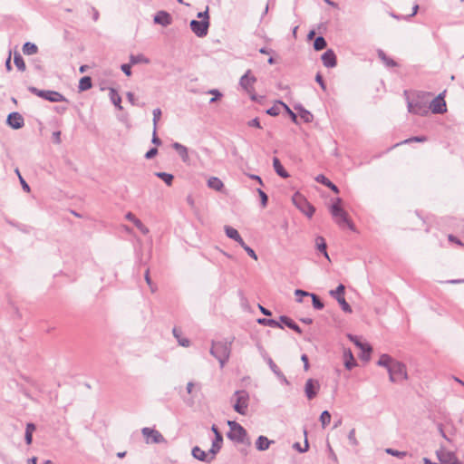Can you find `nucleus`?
Returning a JSON list of instances; mask_svg holds the SVG:
<instances>
[{"mask_svg": "<svg viewBox=\"0 0 464 464\" xmlns=\"http://www.w3.org/2000/svg\"><path fill=\"white\" fill-rule=\"evenodd\" d=\"M234 337L231 340L225 339L221 341H212L210 354L215 357L220 364V368H223L228 362L231 354V345L234 342Z\"/></svg>", "mask_w": 464, "mask_h": 464, "instance_id": "obj_1", "label": "nucleus"}, {"mask_svg": "<svg viewBox=\"0 0 464 464\" xmlns=\"http://www.w3.org/2000/svg\"><path fill=\"white\" fill-rule=\"evenodd\" d=\"M342 204V198H337L335 199V202L333 203L330 207V212L334 218L336 224L341 227H344L347 226L351 230H354V225L353 222L348 218V215L345 212V210L341 207Z\"/></svg>", "mask_w": 464, "mask_h": 464, "instance_id": "obj_2", "label": "nucleus"}, {"mask_svg": "<svg viewBox=\"0 0 464 464\" xmlns=\"http://www.w3.org/2000/svg\"><path fill=\"white\" fill-rule=\"evenodd\" d=\"M227 423L230 428V431L227 433V438L229 440L247 446L251 445L247 432L242 425L235 420H229Z\"/></svg>", "mask_w": 464, "mask_h": 464, "instance_id": "obj_3", "label": "nucleus"}, {"mask_svg": "<svg viewBox=\"0 0 464 464\" xmlns=\"http://www.w3.org/2000/svg\"><path fill=\"white\" fill-rule=\"evenodd\" d=\"M249 393L246 390L236 391L232 401H235L233 409L236 412L246 415L249 404Z\"/></svg>", "mask_w": 464, "mask_h": 464, "instance_id": "obj_4", "label": "nucleus"}, {"mask_svg": "<svg viewBox=\"0 0 464 464\" xmlns=\"http://www.w3.org/2000/svg\"><path fill=\"white\" fill-rule=\"evenodd\" d=\"M28 91L46 101H49L51 102H68L69 101L59 92L56 91H51V90H39L36 87L29 86Z\"/></svg>", "mask_w": 464, "mask_h": 464, "instance_id": "obj_5", "label": "nucleus"}, {"mask_svg": "<svg viewBox=\"0 0 464 464\" xmlns=\"http://www.w3.org/2000/svg\"><path fill=\"white\" fill-rule=\"evenodd\" d=\"M389 379L392 382H397L408 379V373L404 363L395 361L388 369Z\"/></svg>", "mask_w": 464, "mask_h": 464, "instance_id": "obj_6", "label": "nucleus"}, {"mask_svg": "<svg viewBox=\"0 0 464 464\" xmlns=\"http://www.w3.org/2000/svg\"><path fill=\"white\" fill-rule=\"evenodd\" d=\"M293 203L295 206L303 212L308 218H312L314 215L315 208L314 207L307 201V199L301 195L300 193H295L293 196Z\"/></svg>", "mask_w": 464, "mask_h": 464, "instance_id": "obj_7", "label": "nucleus"}, {"mask_svg": "<svg viewBox=\"0 0 464 464\" xmlns=\"http://www.w3.org/2000/svg\"><path fill=\"white\" fill-rule=\"evenodd\" d=\"M344 294L345 286L343 284H340L335 289L330 290L329 292V295L338 302L343 312L352 313V307L346 302L344 298Z\"/></svg>", "mask_w": 464, "mask_h": 464, "instance_id": "obj_8", "label": "nucleus"}, {"mask_svg": "<svg viewBox=\"0 0 464 464\" xmlns=\"http://www.w3.org/2000/svg\"><path fill=\"white\" fill-rule=\"evenodd\" d=\"M349 340L353 342L362 352L361 353V359L362 361H369L371 358V353L372 352V346L367 343H362L360 338L356 335H353L349 334L347 335Z\"/></svg>", "mask_w": 464, "mask_h": 464, "instance_id": "obj_9", "label": "nucleus"}, {"mask_svg": "<svg viewBox=\"0 0 464 464\" xmlns=\"http://www.w3.org/2000/svg\"><path fill=\"white\" fill-rule=\"evenodd\" d=\"M210 23L208 20H191L189 23V26L191 31L198 36V37H205L208 33Z\"/></svg>", "mask_w": 464, "mask_h": 464, "instance_id": "obj_10", "label": "nucleus"}, {"mask_svg": "<svg viewBox=\"0 0 464 464\" xmlns=\"http://www.w3.org/2000/svg\"><path fill=\"white\" fill-rule=\"evenodd\" d=\"M141 433L146 439L147 443H163L166 441L163 435L157 430L145 427L141 430Z\"/></svg>", "mask_w": 464, "mask_h": 464, "instance_id": "obj_11", "label": "nucleus"}, {"mask_svg": "<svg viewBox=\"0 0 464 464\" xmlns=\"http://www.w3.org/2000/svg\"><path fill=\"white\" fill-rule=\"evenodd\" d=\"M429 111H430L434 114H442L447 111L446 102L443 97V93H440L435 97L430 106H428Z\"/></svg>", "mask_w": 464, "mask_h": 464, "instance_id": "obj_12", "label": "nucleus"}, {"mask_svg": "<svg viewBox=\"0 0 464 464\" xmlns=\"http://www.w3.org/2000/svg\"><path fill=\"white\" fill-rule=\"evenodd\" d=\"M408 111L411 113L420 116H426L429 114V108L427 104L419 100L408 102Z\"/></svg>", "mask_w": 464, "mask_h": 464, "instance_id": "obj_13", "label": "nucleus"}, {"mask_svg": "<svg viewBox=\"0 0 464 464\" xmlns=\"http://www.w3.org/2000/svg\"><path fill=\"white\" fill-rule=\"evenodd\" d=\"M320 383L315 379H308L304 385V393L308 400H313L318 394Z\"/></svg>", "mask_w": 464, "mask_h": 464, "instance_id": "obj_14", "label": "nucleus"}, {"mask_svg": "<svg viewBox=\"0 0 464 464\" xmlns=\"http://www.w3.org/2000/svg\"><path fill=\"white\" fill-rule=\"evenodd\" d=\"M436 455L441 464H462L452 451L437 450Z\"/></svg>", "mask_w": 464, "mask_h": 464, "instance_id": "obj_15", "label": "nucleus"}, {"mask_svg": "<svg viewBox=\"0 0 464 464\" xmlns=\"http://www.w3.org/2000/svg\"><path fill=\"white\" fill-rule=\"evenodd\" d=\"M6 124L14 130H19L24 125V117L17 111L8 114Z\"/></svg>", "mask_w": 464, "mask_h": 464, "instance_id": "obj_16", "label": "nucleus"}, {"mask_svg": "<svg viewBox=\"0 0 464 464\" xmlns=\"http://www.w3.org/2000/svg\"><path fill=\"white\" fill-rule=\"evenodd\" d=\"M153 21L157 24H160L164 27L169 26L172 23V16L167 11H158L154 15Z\"/></svg>", "mask_w": 464, "mask_h": 464, "instance_id": "obj_17", "label": "nucleus"}, {"mask_svg": "<svg viewBox=\"0 0 464 464\" xmlns=\"http://www.w3.org/2000/svg\"><path fill=\"white\" fill-rule=\"evenodd\" d=\"M250 70H248L241 78L239 84L247 92L251 93L254 91L253 84L256 82L255 76H250Z\"/></svg>", "mask_w": 464, "mask_h": 464, "instance_id": "obj_18", "label": "nucleus"}, {"mask_svg": "<svg viewBox=\"0 0 464 464\" xmlns=\"http://www.w3.org/2000/svg\"><path fill=\"white\" fill-rule=\"evenodd\" d=\"M323 64L326 68H334L337 64V58L334 52L332 49L326 50L321 56Z\"/></svg>", "mask_w": 464, "mask_h": 464, "instance_id": "obj_19", "label": "nucleus"}, {"mask_svg": "<svg viewBox=\"0 0 464 464\" xmlns=\"http://www.w3.org/2000/svg\"><path fill=\"white\" fill-rule=\"evenodd\" d=\"M191 455L193 458L204 461L207 463H211L213 461V456H210L209 453L202 450L198 446H195L192 448Z\"/></svg>", "mask_w": 464, "mask_h": 464, "instance_id": "obj_20", "label": "nucleus"}, {"mask_svg": "<svg viewBox=\"0 0 464 464\" xmlns=\"http://www.w3.org/2000/svg\"><path fill=\"white\" fill-rule=\"evenodd\" d=\"M270 370L274 372V374L278 378V380L285 384V385H289L290 382H288V380L286 379V377L285 376V374L280 371V369L277 367V365L274 362V361L272 359H268V362H267Z\"/></svg>", "mask_w": 464, "mask_h": 464, "instance_id": "obj_21", "label": "nucleus"}, {"mask_svg": "<svg viewBox=\"0 0 464 464\" xmlns=\"http://www.w3.org/2000/svg\"><path fill=\"white\" fill-rule=\"evenodd\" d=\"M343 359L344 366L347 370H352L357 365L356 360L354 359L353 354L349 348L343 349Z\"/></svg>", "mask_w": 464, "mask_h": 464, "instance_id": "obj_22", "label": "nucleus"}, {"mask_svg": "<svg viewBox=\"0 0 464 464\" xmlns=\"http://www.w3.org/2000/svg\"><path fill=\"white\" fill-rule=\"evenodd\" d=\"M172 148L178 152L179 157L181 158L182 161L184 163H188L189 157H188V148L181 143L174 142L172 144Z\"/></svg>", "mask_w": 464, "mask_h": 464, "instance_id": "obj_23", "label": "nucleus"}, {"mask_svg": "<svg viewBox=\"0 0 464 464\" xmlns=\"http://www.w3.org/2000/svg\"><path fill=\"white\" fill-rule=\"evenodd\" d=\"M279 320H280V324H283L284 325L292 329L293 331H295L297 334H302V329L299 327V325L294 320H292L290 317H288L287 315H281L279 317Z\"/></svg>", "mask_w": 464, "mask_h": 464, "instance_id": "obj_24", "label": "nucleus"}, {"mask_svg": "<svg viewBox=\"0 0 464 464\" xmlns=\"http://www.w3.org/2000/svg\"><path fill=\"white\" fill-rule=\"evenodd\" d=\"M225 232H226V235H227V237H229L230 239L235 240L240 246H243L244 240H243V238L241 237L240 234L238 233V231L236 228L230 227V226H225Z\"/></svg>", "mask_w": 464, "mask_h": 464, "instance_id": "obj_25", "label": "nucleus"}, {"mask_svg": "<svg viewBox=\"0 0 464 464\" xmlns=\"http://www.w3.org/2000/svg\"><path fill=\"white\" fill-rule=\"evenodd\" d=\"M223 443V436L222 435H217V438H215L212 441L211 448L208 451L210 456H213V460L215 459L216 455L219 452V450L222 448Z\"/></svg>", "mask_w": 464, "mask_h": 464, "instance_id": "obj_26", "label": "nucleus"}, {"mask_svg": "<svg viewBox=\"0 0 464 464\" xmlns=\"http://www.w3.org/2000/svg\"><path fill=\"white\" fill-rule=\"evenodd\" d=\"M315 180L318 183H321V184L324 185L325 187L329 188L332 191H334L336 194H338L340 192L338 187L323 174H319L318 176H316Z\"/></svg>", "mask_w": 464, "mask_h": 464, "instance_id": "obj_27", "label": "nucleus"}, {"mask_svg": "<svg viewBox=\"0 0 464 464\" xmlns=\"http://www.w3.org/2000/svg\"><path fill=\"white\" fill-rule=\"evenodd\" d=\"M273 440H268L266 436L260 435L256 440V448L260 451L268 450Z\"/></svg>", "mask_w": 464, "mask_h": 464, "instance_id": "obj_28", "label": "nucleus"}, {"mask_svg": "<svg viewBox=\"0 0 464 464\" xmlns=\"http://www.w3.org/2000/svg\"><path fill=\"white\" fill-rule=\"evenodd\" d=\"M273 167L276 171V173L280 176L283 179H286L289 177L288 172L285 169L283 165L281 164V161L278 158L275 157L273 159Z\"/></svg>", "mask_w": 464, "mask_h": 464, "instance_id": "obj_29", "label": "nucleus"}, {"mask_svg": "<svg viewBox=\"0 0 464 464\" xmlns=\"http://www.w3.org/2000/svg\"><path fill=\"white\" fill-rule=\"evenodd\" d=\"M395 361L396 360H394L389 354L383 353L381 355L380 359L378 360L377 365L384 367L388 370V369H391L392 364H393V362Z\"/></svg>", "mask_w": 464, "mask_h": 464, "instance_id": "obj_30", "label": "nucleus"}, {"mask_svg": "<svg viewBox=\"0 0 464 464\" xmlns=\"http://www.w3.org/2000/svg\"><path fill=\"white\" fill-rule=\"evenodd\" d=\"M316 248L317 250L322 253L324 257H326L328 260H330V257L327 253V245L323 237H317L315 239Z\"/></svg>", "mask_w": 464, "mask_h": 464, "instance_id": "obj_31", "label": "nucleus"}, {"mask_svg": "<svg viewBox=\"0 0 464 464\" xmlns=\"http://www.w3.org/2000/svg\"><path fill=\"white\" fill-rule=\"evenodd\" d=\"M36 430V426L33 422H29L26 424L24 440L27 445L32 444L33 441V433Z\"/></svg>", "mask_w": 464, "mask_h": 464, "instance_id": "obj_32", "label": "nucleus"}, {"mask_svg": "<svg viewBox=\"0 0 464 464\" xmlns=\"http://www.w3.org/2000/svg\"><path fill=\"white\" fill-rule=\"evenodd\" d=\"M208 188H210L216 191H221L222 188H224L223 182L221 181L220 179H218L217 177L209 178L208 180Z\"/></svg>", "mask_w": 464, "mask_h": 464, "instance_id": "obj_33", "label": "nucleus"}, {"mask_svg": "<svg viewBox=\"0 0 464 464\" xmlns=\"http://www.w3.org/2000/svg\"><path fill=\"white\" fill-rule=\"evenodd\" d=\"M92 78L90 76H83L80 79L79 85H78L80 92L88 91L92 88Z\"/></svg>", "mask_w": 464, "mask_h": 464, "instance_id": "obj_34", "label": "nucleus"}, {"mask_svg": "<svg viewBox=\"0 0 464 464\" xmlns=\"http://www.w3.org/2000/svg\"><path fill=\"white\" fill-rule=\"evenodd\" d=\"M257 323L262 325L270 326L273 328H283L280 324V320L276 321V319H268V318H259L257 319Z\"/></svg>", "mask_w": 464, "mask_h": 464, "instance_id": "obj_35", "label": "nucleus"}, {"mask_svg": "<svg viewBox=\"0 0 464 464\" xmlns=\"http://www.w3.org/2000/svg\"><path fill=\"white\" fill-rule=\"evenodd\" d=\"M109 95H110V99H111V102L119 109V110H121L122 107L121 105V96L119 95L118 92L114 89V88H111L110 89V92H109Z\"/></svg>", "mask_w": 464, "mask_h": 464, "instance_id": "obj_36", "label": "nucleus"}, {"mask_svg": "<svg viewBox=\"0 0 464 464\" xmlns=\"http://www.w3.org/2000/svg\"><path fill=\"white\" fill-rule=\"evenodd\" d=\"M14 63L19 71H21V72L25 71V69H26L25 63L24 61V58L18 52L14 53Z\"/></svg>", "mask_w": 464, "mask_h": 464, "instance_id": "obj_37", "label": "nucleus"}, {"mask_svg": "<svg viewBox=\"0 0 464 464\" xmlns=\"http://www.w3.org/2000/svg\"><path fill=\"white\" fill-rule=\"evenodd\" d=\"M23 53L25 55H33L35 54L38 52V47L35 44L31 42H26L23 45Z\"/></svg>", "mask_w": 464, "mask_h": 464, "instance_id": "obj_38", "label": "nucleus"}, {"mask_svg": "<svg viewBox=\"0 0 464 464\" xmlns=\"http://www.w3.org/2000/svg\"><path fill=\"white\" fill-rule=\"evenodd\" d=\"M313 46L315 51H322L326 48L327 42L324 36L319 35L314 38Z\"/></svg>", "mask_w": 464, "mask_h": 464, "instance_id": "obj_39", "label": "nucleus"}, {"mask_svg": "<svg viewBox=\"0 0 464 464\" xmlns=\"http://www.w3.org/2000/svg\"><path fill=\"white\" fill-rule=\"evenodd\" d=\"M130 64H138V63H150V59L145 57L143 54H130Z\"/></svg>", "mask_w": 464, "mask_h": 464, "instance_id": "obj_40", "label": "nucleus"}, {"mask_svg": "<svg viewBox=\"0 0 464 464\" xmlns=\"http://www.w3.org/2000/svg\"><path fill=\"white\" fill-rule=\"evenodd\" d=\"M378 56L388 67L397 66V63L393 59L388 57L382 50L378 51Z\"/></svg>", "mask_w": 464, "mask_h": 464, "instance_id": "obj_41", "label": "nucleus"}, {"mask_svg": "<svg viewBox=\"0 0 464 464\" xmlns=\"http://www.w3.org/2000/svg\"><path fill=\"white\" fill-rule=\"evenodd\" d=\"M155 176L164 181L168 186H171L174 180V176L167 172H156Z\"/></svg>", "mask_w": 464, "mask_h": 464, "instance_id": "obj_42", "label": "nucleus"}, {"mask_svg": "<svg viewBox=\"0 0 464 464\" xmlns=\"http://www.w3.org/2000/svg\"><path fill=\"white\" fill-rule=\"evenodd\" d=\"M173 335L177 338L179 344L182 347H188L190 344V341L188 338H182L180 336V332L175 327L172 330Z\"/></svg>", "mask_w": 464, "mask_h": 464, "instance_id": "obj_43", "label": "nucleus"}, {"mask_svg": "<svg viewBox=\"0 0 464 464\" xmlns=\"http://www.w3.org/2000/svg\"><path fill=\"white\" fill-rule=\"evenodd\" d=\"M304 436H305L304 447H302L299 442H295L294 445H293V448L295 450H296L300 453H304V452H306L309 450V443H308V440H307V438H306V430H304Z\"/></svg>", "mask_w": 464, "mask_h": 464, "instance_id": "obj_44", "label": "nucleus"}, {"mask_svg": "<svg viewBox=\"0 0 464 464\" xmlns=\"http://www.w3.org/2000/svg\"><path fill=\"white\" fill-rule=\"evenodd\" d=\"M312 304L314 309L322 310L324 307V302L315 294H311Z\"/></svg>", "mask_w": 464, "mask_h": 464, "instance_id": "obj_45", "label": "nucleus"}, {"mask_svg": "<svg viewBox=\"0 0 464 464\" xmlns=\"http://www.w3.org/2000/svg\"><path fill=\"white\" fill-rule=\"evenodd\" d=\"M277 102H278V104H280L281 106L284 107V109L286 111V113L290 116L291 121L294 123H298V121H297V115L285 102H283L281 101H278Z\"/></svg>", "mask_w": 464, "mask_h": 464, "instance_id": "obj_46", "label": "nucleus"}, {"mask_svg": "<svg viewBox=\"0 0 464 464\" xmlns=\"http://www.w3.org/2000/svg\"><path fill=\"white\" fill-rule=\"evenodd\" d=\"M320 421L323 428H325L331 421V413L328 411H324L320 415Z\"/></svg>", "mask_w": 464, "mask_h": 464, "instance_id": "obj_47", "label": "nucleus"}, {"mask_svg": "<svg viewBox=\"0 0 464 464\" xmlns=\"http://www.w3.org/2000/svg\"><path fill=\"white\" fill-rule=\"evenodd\" d=\"M300 118L306 123L312 122L314 120L313 114L306 109L303 110L300 114Z\"/></svg>", "mask_w": 464, "mask_h": 464, "instance_id": "obj_48", "label": "nucleus"}, {"mask_svg": "<svg viewBox=\"0 0 464 464\" xmlns=\"http://www.w3.org/2000/svg\"><path fill=\"white\" fill-rule=\"evenodd\" d=\"M327 449H328V459L331 461V462H329V464H338L337 456L334 453V451L332 449V447L330 446V444H327Z\"/></svg>", "mask_w": 464, "mask_h": 464, "instance_id": "obj_49", "label": "nucleus"}, {"mask_svg": "<svg viewBox=\"0 0 464 464\" xmlns=\"http://www.w3.org/2000/svg\"><path fill=\"white\" fill-rule=\"evenodd\" d=\"M385 451L389 455H392V456H394V457H397V458H400V459H402L403 457H405L407 455L406 451H400V450H393V449H391V448L386 449Z\"/></svg>", "mask_w": 464, "mask_h": 464, "instance_id": "obj_50", "label": "nucleus"}, {"mask_svg": "<svg viewBox=\"0 0 464 464\" xmlns=\"http://www.w3.org/2000/svg\"><path fill=\"white\" fill-rule=\"evenodd\" d=\"M208 93L213 95V97L209 100V103H214L222 97V93L218 89H211L208 92Z\"/></svg>", "mask_w": 464, "mask_h": 464, "instance_id": "obj_51", "label": "nucleus"}, {"mask_svg": "<svg viewBox=\"0 0 464 464\" xmlns=\"http://www.w3.org/2000/svg\"><path fill=\"white\" fill-rule=\"evenodd\" d=\"M153 128L157 129L158 127V121H160L161 117V110L160 108H156L153 110Z\"/></svg>", "mask_w": 464, "mask_h": 464, "instance_id": "obj_52", "label": "nucleus"}, {"mask_svg": "<svg viewBox=\"0 0 464 464\" xmlns=\"http://www.w3.org/2000/svg\"><path fill=\"white\" fill-rule=\"evenodd\" d=\"M144 278H145V281H146L147 285L150 287L151 292L154 293L156 291L157 287L152 283V280H151L150 276V269L149 268H147V270L145 271Z\"/></svg>", "mask_w": 464, "mask_h": 464, "instance_id": "obj_53", "label": "nucleus"}, {"mask_svg": "<svg viewBox=\"0 0 464 464\" xmlns=\"http://www.w3.org/2000/svg\"><path fill=\"white\" fill-rule=\"evenodd\" d=\"M133 224L143 235H147L149 233V228L143 225V223L139 218L135 219V223Z\"/></svg>", "mask_w": 464, "mask_h": 464, "instance_id": "obj_54", "label": "nucleus"}, {"mask_svg": "<svg viewBox=\"0 0 464 464\" xmlns=\"http://www.w3.org/2000/svg\"><path fill=\"white\" fill-rule=\"evenodd\" d=\"M241 247L247 253V255L255 260H257V256L253 248L248 246L245 242Z\"/></svg>", "mask_w": 464, "mask_h": 464, "instance_id": "obj_55", "label": "nucleus"}, {"mask_svg": "<svg viewBox=\"0 0 464 464\" xmlns=\"http://www.w3.org/2000/svg\"><path fill=\"white\" fill-rule=\"evenodd\" d=\"M257 193H258V195L260 197L262 207L263 208L266 207L267 202H268L267 195L261 188H257Z\"/></svg>", "mask_w": 464, "mask_h": 464, "instance_id": "obj_56", "label": "nucleus"}, {"mask_svg": "<svg viewBox=\"0 0 464 464\" xmlns=\"http://www.w3.org/2000/svg\"><path fill=\"white\" fill-rule=\"evenodd\" d=\"M311 294H312V293L306 292V291L302 290V289H296V290L295 291V295L298 297V298L296 299V301H297L298 303H301V302H302V298H301V297H303V296H311Z\"/></svg>", "mask_w": 464, "mask_h": 464, "instance_id": "obj_57", "label": "nucleus"}, {"mask_svg": "<svg viewBox=\"0 0 464 464\" xmlns=\"http://www.w3.org/2000/svg\"><path fill=\"white\" fill-rule=\"evenodd\" d=\"M426 140H427L426 136H414V137L405 140L402 143H409V142H412V141L423 142Z\"/></svg>", "mask_w": 464, "mask_h": 464, "instance_id": "obj_58", "label": "nucleus"}, {"mask_svg": "<svg viewBox=\"0 0 464 464\" xmlns=\"http://www.w3.org/2000/svg\"><path fill=\"white\" fill-rule=\"evenodd\" d=\"M257 349L259 351V353L260 355L262 356V358L266 362H268V359H272L266 353V351L265 350V348L260 344V343H257Z\"/></svg>", "mask_w": 464, "mask_h": 464, "instance_id": "obj_59", "label": "nucleus"}, {"mask_svg": "<svg viewBox=\"0 0 464 464\" xmlns=\"http://www.w3.org/2000/svg\"><path fill=\"white\" fill-rule=\"evenodd\" d=\"M266 113L270 116H277L280 114V109L277 105H274L266 110Z\"/></svg>", "mask_w": 464, "mask_h": 464, "instance_id": "obj_60", "label": "nucleus"}, {"mask_svg": "<svg viewBox=\"0 0 464 464\" xmlns=\"http://www.w3.org/2000/svg\"><path fill=\"white\" fill-rule=\"evenodd\" d=\"M315 82L320 85L323 91H326V84L324 81V78L320 72L315 75Z\"/></svg>", "mask_w": 464, "mask_h": 464, "instance_id": "obj_61", "label": "nucleus"}, {"mask_svg": "<svg viewBox=\"0 0 464 464\" xmlns=\"http://www.w3.org/2000/svg\"><path fill=\"white\" fill-rule=\"evenodd\" d=\"M158 154V149L156 147L150 148L146 153H145V159L151 160Z\"/></svg>", "mask_w": 464, "mask_h": 464, "instance_id": "obj_62", "label": "nucleus"}, {"mask_svg": "<svg viewBox=\"0 0 464 464\" xmlns=\"http://www.w3.org/2000/svg\"><path fill=\"white\" fill-rule=\"evenodd\" d=\"M151 142L156 146H160L162 143L161 140L157 135V129L155 128H153Z\"/></svg>", "mask_w": 464, "mask_h": 464, "instance_id": "obj_63", "label": "nucleus"}, {"mask_svg": "<svg viewBox=\"0 0 464 464\" xmlns=\"http://www.w3.org/2000/svg\"><path fill=\"white\" fill-rule=\"evenodd\" d=\"M131 65L130 63H123L121 64V71L127 75V76H130L131 75Z\"/></svg>", "mask_w": 464, "mask_h": 464, "instance_id": "obj_64", "label": "nucleus"}]
</instances>
